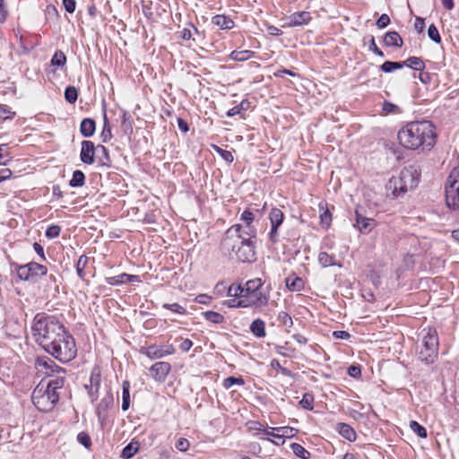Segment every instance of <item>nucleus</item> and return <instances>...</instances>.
I'll list each match as a JSON object with an SVG mask.
<instances>
[{"label": "nucleus", "instance_id": "f257e3e1", "mask_svg": "<svg viewBox=\"0 0 459 459\" xmlns=\"http://www.w3.org/2000/svg\"><path fill=\"white\" fill-rule=\"evenodd\" d=\"M397 138L408 150L430 149L436 143L435 127L427 120L410 122L399 130Z\"/></svg>", "mask_w": 459, "mask_h": 459}, {"label": "nucleus", "instance_id": "f03ea898", "mask_svg": "<svg viewBox=\"0 0 459 459\" xmlns=\"http://www.w3.org/2000/svg\"><path fill=\"white\" fill-rule=\"evenodd\" d=\"M241 230L240 224L228 229L221 240V248L239 262L251 263L255 260V245L252 238L240 234Z\"/></svg>", "mask_w": 459, "mask_h": 459}, {"label": "nucleus", "instance_id": "7ed1b4c3", "mask_svg": "<svg viewBox=\"0 0 459 459\" xmlns=\"http://www.w3.org/2000/svg\"><path fill=\"white\" fill-rule=\"evenodd\" d=\"M31 330L36 342L45 351L68 332L54 316L40 314L34 317Z\"/></svg>", "mask_w": 459, "mask_h": 459}, {"label": "nucleus", "instance_id": "20e7f679", "mask_svg": "<svg viewBox=\"0 0 459 459\" xmlns=\"http://www.w3.org/2000/svg\"><path fill=\"white\" fill-rule=\"evenodd\" d=\"M269 290L264 287L260 278L249 280L244 286V299L238 300L241 307H261L267 305Z\"/></svg>", "mask_w": 459, "mask_h": 459}, {"label": "nucleus", "instance_id": "39448f33", "mask_svg": "<svg viewBox=\"0 0 459 459\" xmlns=\"http://www.w3.org/2000/svg\"><path fill=\"white\" fill-rule=\"evenodd\" d=\"M46 352L62 363L70 362L77 355L74 338L69 332H66L50 348L47 349Z\"/></svg>", "mask_w": 459, "mask_h": 459}, {"label": "nucleus", "instance_id": "423d86ee", "mask_svg": "<svg viewBox=\"0 0 459 459\" xmlns=\"http://www.w3.org/2000/svg\"><path fill=\"white\" fill-rule=\"evenodd\" d=\"M422 343L418 351V358L427 365L432 364L438 355V336L436 329L427 328L422 331Z\"/></svg>", "mask_w": 459, "mask_h": 459}, {"label": "nucleus", "instance_id": "0eeeda50", "mask_svg": "<svg viewBox=\"0 0 459 459\" xmlns=\"http://www.w3.org/2000/svg\"><path fill=\"white\" fill-rule=\"evenodd\" d=\"M31 400L39 411L48 412L52 411L59 401V393L50 391L42 380L33 390Z\"/></svg>", "mask_w": 459, "mask_h": 459}, {"label": "nucleus", "instance_id": "6e6552de", "mask_svg": "<svg viewBox=\"0 0 459 459\" xmlns=\"http://www.w3.org/2000/svg\"><path fill=\"white\" fill-rule=\"evenodd\" d=\"M446 202L449 208L459 210V170H454L446 184Z\"/></svg>", "mask_w": 459, "mask_h": 459}, {"label": "nucleus", "instance_id": "1a4fd4ad", "mask_svg": "<svg viewBox=\"0 0 459 459\" xmlns=\"http://www.w3.org/2000/svg\"><path fill=\"white\" fill-rule=\"evenodd\" d=\"M421 176L420 166L417 163L411 164L401 169L397 175L401 181L403 183L405 190L414 189L419 182Z\"/></svg>", "mask_w": 459, "mask_h": 459}, {"label": "nucleus", "instance_id": "9d476101", "mask_svg": "<svg viewBox=\"0 0 459 459\" xmlns=\"http://www.w3.org/2000/svg\"><path fill=\"white\" fill-rule=\"evenodd\" d=\"M269 220L271 223V230L269 232V239L273 244L279 242V227L284 220L283 212L278 208H273L269 212Z\"/></svg>", "mask_w": 459, "mask_h": 459}, {"label": "nucleus", "instance_id": "9b49d317", "mask_svg": "<svg viewBox=\"0 0 459 459\" xmlns=\"http://www.w3.org/2000/svg\"><path fill=\"white\" fill-rule=\"evenodd\" d=\"M313 17L311 13L307 11H299L291 13L284 19V22L281 25L282 28L290 27H300L307 25Z\"/></svg>", "mask_w": 459, "mask_h": 459}, {"label": "nucleus", "instance_id": "f8f14e48", "mask_svg": "<svg viewBox=\"0 0 459 459\" xmlns=\"http://www.w3.org/2000/svg\"><path fill=\"white\" fill-rule=\"evenodd\" d=\"M35 365L37 368L44 374L50 376L53 373H65V369L57 366L51 359L48 357H39L36 359Z\"/></svg>", "mask_w": 459, "mask_h": 459}, {"label": "nucleus", "instance_id": "ddd939ff", "mask_svg": "<svg viewBox=\"0 0 459 459\" xmlns=\"http://www.w3.org/2000/svg\"><path fill=\"white\" fill-rule=\"evenodd\" d=\"M355 221L354 226L364 234L370 232L377 225L374 219L363 216L359 209L355 211Z\"/></svg>", "mask_w": 459, "mask_h": 459}, {"label": "nucleus", "instance_id": "4468645a", "mask_svg": "<svg viewBox=\"0 0 459 459\" xmlns=\"http://www.w3.org/2000/svg\"><path fill=\"white\" fill-rule=\"evenodd\" d=\"M97 147L91 141L84 140L82 142L80 159L84 164H92L95 160L94 155Z\"/></svg>", "mask_w": 459, "mask_h": 459}, {"label": "nucleus", "instance_id": "2eb2a0df", "mask_svg": "<svg viewBox=\"0 0 459 459\" xmlns=\"http://www.w3.org/2000/svg\"><path fill=\"white\" fill-rule=\"evenodd\" d=\"M114 403L113 394L108 391L106 395L100 400L96 408V414L99 420L103 421L106 419L107 411L112 407Z\"/></svg>", "mask_w": 459, "mask_h": 459}, {"label": "nucleus", "instance_id": "dca6fc26", "mask_svg": "<svg viewBox=\"0 0 459 459\" xmlns=\"http://www.w3.org/2000/svg\"><path fill=\"white\" fill-rule=\"evenodd\" d=\"M170 368V364L169 362L160 361L153 364L150 370L155 380L164 381L167 375L169 373Z\"/></svg>", "mask_w": 459, "mask_h": 459}, {"label": "nucleus", "instance_id": "f3484780", "mask_svg": "<svg viewBox=\"0 0 459 459\" xmlns=\"http://www.w3.org/2000/svg\"><path fill=\"white\" fill-rule=\"evenodd\" d=\"M212 23L221 30H230L234 28V21L228 15L217 14L212 18Z\"/></svg>", "mask_w": 459, "mask_h": 459}, {"label": "nucleus", "instance_id": "a211bd4d", "mask_svg": "<svg viewBox=\"0 0 459 459\" xmlns=\"http://www.w3.org/2000/svg\"><path fill=\"white\" fill-rule=\"evenodd\" d=\"M387 189L392 192L394 196H400L407 193L409 190H405L403 183L397 176H393L387 184Z\"/></svg>", "mask_w": 459, "mask_h": 459}, {"label": "nucleus", "instance_id": "6ab92c4d", "mask_svg": "<svg viewBox=\"0 0 459 459\" xmlns=\"http://www.w3.org/2000/svg\"><path fill=\"white\" fill-rule=\"evenodd\" d=\"M28 269L31 276V281H37L40 277L48 273V268L36 262L28 263Z\"/></svg>", "mask_w": 459, "mask_h": 459}, {"label": "nucleus", "instance_id": "aec40b11", "mask_svg": "<svg viewBox=\"0 0 459 459\" xmlns=\"http://www.w3.org/2000/svg\"><path fill=\"white\" fill-rule=\"evenodd\" d=\"M96 130V123L92 118H83L80 125V133L85 137H91L94 134Z\"/></svg>", "mask_w": 459, "mask_h": 459}, {"label": "nucleus", "instance_id": "412c9836", "mask_svg": "<svg viewBox=\"0 0 459 459\" xmlns=\"http://www.w3.org/2000/svg\"><path fill=\"white\" fill-rule=\"evenodd\" d=\"M335 429L343 438L351 442L356 440V431L349 424L340 422L336 425Z\"/></svg>", "mask_w": 459, "mask_h": 459}, {"label": "nucleus", "instance_id": "4be33fe9", "mask_svg": "<svg viewBox=\"0 0 459 459\" xmlns=\"http://www.w3.org/2000/svg\"><path fill=\"white\" fill-rule=\"evenodd\" d=\"M287 432V428H272L271 430H265V435L275 438L274 444L280 446L284 444Z\"/></svg>", "mask_w": 459, "mask_h": 459}, {"label": "nucleus", "instance_id": "5701e85b", "mask_svg": "<svg viewBox=\"0 0 459 459\" xmlns=\"http://www.w3.org/2000/svg\"><path fill=\"white\" fill-rule=\"evenodd\" d=\"M249 329L250 332L257 338H264L266 335L265 323L260 318L255 319L251 323Z\"/></svg>", "mask_w": 459, "mask_h": 459}, {"label": "nucleus", "instance_id": "b1692460", "mask_svg": "<svg viewBox=\"0 0 459 459\" xmlns=\"http://www.w3.org/2000/svg\"><path fill=\"white\" fill-rule=\"evenodd\" d=\"M140 352L151 359H156L164 357V353H162V347H158L156 345L143 347L141 348Z\"/></svg>", "mask_w": 459, "mask_h": 459}, {"label": "nucleus", "instance_id": "393cba45", "mask_svg": "<svg viewBox=\"0 0 459 459\" xmlns=\"http://www.w3.org/2000/svg\"><path fill=\"white\" fill-rule=\"evenodd\" d=\"M318 263L323 267H329V266H335V265H337L338 267L342 266L341 264L336 262V257L334 255H329L328 253L324 252V251H322L318 254Z\"/></svg>", "mask_w": 459, "mask_h": 459}, {"label": "nucleus", "instance_id": "a878e982", "mask_svg": "<svg viewBox=\"0 0 459 459\" xmlns=\"http://www.w3.org/2000/svg\"><path fill=\"white\" fill-rule=\"evenodd\" d=\"M384 43L387 47H401L403 39L396 31H389L384 37Z\"/></svg>", "mask_w": 459, "mask_h": 459}, {"label": "nucleus", "instance_id": "bb28decb", "mask_svg": "<svg viewBox=\"0 0 459 459\" xmlns=\"http://www.w3.org/2000/svg\"><path fill=\"white\" fill-rule=\"evenodd\" d=\"M140 444L138 441L132 440L128 445H126L122 452L121 457L123 459H130L132 458L139 450Z\"/></svg>", "mask_w": 459, "mask_h": 459}, {"label": "nucleus", "instance_id": "cd10ccee", "mask_svg": "<svg viewBox=\"0 0 459 459\" xmlns=\"http://www.w3.org/2000/svg\"><path fill=\"white\" fill-rule=\"evenodd\" d=\"M286 287L291 291H300L304 288V281L300 277H288L285 281Z\"/></svg>", "mask_w": 459, "mask_h": 459}, {"label": "nucleus", "instance_id": "c85d7f7f", "mask_svg": "<svg viewBox=\"0 0 459 459\" xmlns=\"http://www.w3.org/2000/svg\"><path fill=\"white\" fill-rule=\"evenodd\" d=\"M130 383L127 380L122 383V410L127 411L130 406Z\"/></svg>", "mask_w": 459, "mask_h": 459}, {"label": "nucleus", "instance_id": "c756f323", "mask_svg": "<svg viewBox=\"0 0 459 459\" xmlns=\"http://www.w3.org/2000/svg\"><path fill=\"white\" fill-rule=\"evenodd\" d=\"M318 206L319 210L322 212L319 216L321 225L325 228H328L332 221V214L326 208V204L320 203Z\"/></svg>", "mask_w": 459, "mask_h": 459}, {"label": "nucleus", "instance_id": "7c9ffc66", "mask_svg": "<svg viewBox=\"0 0 459 459\" xmlns=\"http://www.w3.org/2000/svg\"><path fill=\"white\" fill-rule=\"evenodd\" d=\"M100 137L104 143H108L112 138L111 126L107 117L106 111H104L103 115V129L100 134Z\"/></svg>", "mask_w": 459, "mask_h": 459}, {"label": "nucleus", "instance_id": "2f4dec72", "mask_svg": "<svg viewBox=\"0 0 459 459\" xmlns=\"http://www.w3.org/2000/svg\"><path fill=\"white\" fill-rule=\"evenodd\" d=\"M250 108V102L248 100H243L238 105L234 106L227 112L228 117H234L241 114L242 111H246Z\"/></svg>", "mask_w": 459, "mask_h": 459}, {"label": "nucleus", "instance_id": "473e14b6", "mask_svg": "<svg viewBox=\"0 0 459 459\" xmlns=\"http://www.w3.org/2000/svg\"><path fill=\"white\" fill-rule=\"evenodd\" d=\"M65 377H56L54 379H50L48 382L45 383V385L50 389V391L58 392L59 389H62L65 385Z\"/></svg>", "mask_w": 459, "mask_h": 459}, {"label": "nucleus", "instance_id": "72a5a7b5", "mask_svg": "<svg viewBox=\"0 0 459 459\" xmlns=\"http://www.w3.org/2000/svg\"><path fill=\"white\" fill-rule=\"evenodd\" d=\"M85 176L81 170H74L73 173L72 179L69 182L70 186L79 187L84 185Z\"/></svg>", "mask_w": 459, "mask_h": 459}, {"label": "nucleus", "instance_id": "f704fd0d", "mask_svg": "<svg viewBox=\"0 0 459 459\" xmlns=\"http://www.w3.org/2000/svg\"><path fill=\"white\" fill-rule=\"evenodd\" d=\"M88 256L85 255H82L77 263H76V273H77V275L80 279L83 280L84 277H85V273H84V269L86 268L87 266V264H88Z\"/></svg>", "mask_w": 459, "mask_h": 459}, {"label": "nucleus", "instance_id": "c9c22d12", "mask_svg": "<svg viewBox=\"0 0 459 459\" xmlns=\"http://www.w3.org/2000/svg\"><path fill=\"white\" fill-rule=\"evenodd\" d=\"M404 66L412 69L414 71H419L420 73L423 72L425 68V64L423 59H406L404 62Z\"/></svg>", "mask_w": 459, "mask_h": 459}, {"label": "nucleus", "instance_id": "e433bc0d", "mask_svg": "<svg viewBox=\"0 0 459 459\" xmlns=\"http://www.w3.org/2000/svg\"><path fill=\"white\" fill-rule=\"evenodd\" d=\"M290 448L293 454L301 459H308L310 456L309 452L300 444L292 443Z\"/></svg>", "mask_w": 459, "mask_h": 459}, {"label": "nucleus", "instance_id": "4c0bfd02", "mask_svg": "<svg viewBox=\"0 0 459 459\" xmlns=\"http://www.w3.org/2000/svg\"><path fill=\"white\" fill-rule=\"evenodd\" d=\"M228 296L238 298V300L244 299V286L231 284L228 289Z\"/></svg>", "mask_w": 459, "mask_h": 459}, {"label": "nucleus", "instance_id": "58836bf2", "mask_svg": "<svg viewBox=\"0 0 459 459\" xmlns=\"http://www.w3.org/2000/svg\"><path fill=\"white\" fill-rule=\"evenodd\" d=\"M127 273H122L117 276L107 277L105 281L112 286L126 283Z\"/></svg>", "mask_w": 459, "mask_h": 459}, {"label": "nucleus", "instance_id": "ea45409f", "mask_svg": "<svg viewBox=\"0 0 459 459\" xmlns=\"http://www.w3.org/2000/svg\"><path fill=\"white\" fill-rule=\"evenodd\" d=\"M204 317L213 324H221L224 321V316L215 311H206L204 313Z\"/></svg>", "mask_w": 459, "mask_h": 459}, {"label": "nucleus", "instance_id": "a19ab883", "mask_svg": "<svg viewBox=\"0 0 459 459\" xmlns=\"http://www.w3.org/2000/svg\"><path fill=\"white\" fill-rule=\"evenodd\" d=\"M382 111L385 115L388 114H400L402 113V109L399 106L391 103L387 100H385L382 105Z\"/></svg>", "mask_w": 459, "mask_h": 459}, {"label": "nucleus", "instance_id": "79ce46f5", "mask_svg": "<svg viewBox=\"0 0 459 459\" xmlns=\"http://www.w3.org/2000/svg\"><path fill=\"white\" fill-rule=\"evenodd\" d=\"M78 98V91L74 86H68L66 87L65 91V99L67 102L70 104H74Z\"/></svg>", "mask_w": 459, "mask_h": 459}, {"label": "nucleus", "instance_id": "37998d69", "mask_svg": "<svg viewBox=\"0 0 459 459\" xmlns=\"http://www.w3.org/2000/svg\"><path fill=\"white\" fill-rule=\"evenodd\" d=\"M404 67L403 62L386 61L381 65V70L385 73H391L396 69Z\"/></svg>", "mask_w": 459, "mask_h": 459}, {"label": "nucleus", "instance_id": "c03bdc74", "mask_svg": "<svg viewBox=\"0 0 459 459\" xmlns=\"http://www.w3.org/2000/svg\"><path fill=\"white\" fill-rule=\"evenodd\" d=\"M242 226V230L240 234H243L246 238H255L257 234V230L253 224H240Z\"/></svg>", "mask_w": 459, "mask_h": 459}, {"label": "nucleus", "instance_id": "a18cd8bd", "mask_svg": "<svg viewBox=\"0 0 459 459\" xmlns=\"http://www.w3.org/2000/svg\"><path fill=\"white\" fill-rule=\"evenodd\" d=\"M410 428L414 433L417 434L418 437H420L421 438L427 437L428 434H427L426 429L423 426H421L420 424H419L417 421L411 420Z\"/></svg>", "mask_w": 459, "mask_h": 459}, {"label": "nucleus", "instance_id": "49530a36", "mask_svg": "<svg viewBox=\"0 0 459 459\" xmlns=\"http://www.w3.org/2000/svg\"><path fill=\"white\" fill-rule=\"evenodd\" d=\"M234 385H244L245 380L242 377H229L223 380V387L230 389Z\"/></svg>", "mask_w": 459, "mask_h": 459}, {"label": "nucleus", "instance_id": "de8ad7c7", "mask_svg": "<svg viewBox=\"0 0 459 459\" xmlns=\"http://www.w3.org/2000/svg\"><path fill=\"white\" fill-rule=\"evenodd\" d=\"M17 275L22 281H31V276L28 269V264L18 266Z\"/></svg>", "mask_w": 459, "mask_h": 459}, {"label": "nucleus", "instance_id": "09e8293b", "mask_svg": "<svg viewBox=\"0 0 459 459\" xmlns=\"http://www.w3.org/2000/svg\"><path fill=\"white\" fill-rule=\"evenodd\" d=\"M313 403H314V396L313 394L309 393H306L301 401L299 402V404L302 406V408L311 411L313 410Z\"/></svg>", "mask_w": 459, "mask_h": 459}, {"label": "nucleus", "instance_id": "8fccbe9b", "mask_svg": "<svg viewBox=\"0 0 459 459\" xmlns=\"http://www.w3.org/2000/svg\"><path fill=\"white\" fill-rule=\"evenodd\" d=\"M365 44L368 45V49L372 52H374L376 55L379 56H383V52L377 48L375 39L373 36H368V38L364 39Z\"/></svg>", "mask_w": 459, "mask_h": 459}, {"label": "nucleus", "instance_id": "3c124183", "mask_svg": "<svg viewBox=\"0 0 459 459\" xmlns=\"http://www.w3.org/2000/svg\"><path fill=\"white\" fill-rule=\"evenodd\" d=\"M61 227L58 225H50L47 228L45 235L48 238H56L60 235Z\"/></svg>", "mask_w": 459, "mask_h": 459}, {"label": "nucleus", "instance_id": "603ef678", "mask_svg": "<svg viewBox=\"0 0 459 459\" xmlns=\"http://www.w3.org/2000/svg\"><path fill=\"white\" fill-rule=\"evenodd\" d=\"M162 307L166 309L170 310L171 312H174V313H177L179 315H185L186 313V309L184 307H182L181 305H179L178 303H172V304L165 303V304H163Z\"/></svg>", "mask_w": 459, "mask_h": 459}, {"label": "nucleus", "instance_id": "864d4df0", "mask_svg": "<svg viewBox=\"0 0 459 459\" xmlns=\"http://www.w3.org/2000/svg\"><path fill=\"white\" fill-rule=\"evenodd\" d=\"M277 320L286 327H290L293 324L291 316L285 311L278 314Z\"/></svg>", "mask_w": 459, "mask_h": 459}, {"label": "nucleus", "instance_id": "5fc2aeb1", "mask_svg": "<svg viewBox=\"0 0 459 459\" xmlns=\"http://www.w3.org/2000/svg\"><path fill=\"white\" fill-rule=\"evenodd\" d=\"M77 441L85 448H90L91 446V437L86 432H80L77 435Z\"/></svg>", "mask_w": 459, "mask_h": 459}, {"label": "nucleus", "instance_id": "6e6d98bb", "mask_svg": "<svg viewBox=\"0 0 459 459\" xmlns=\"http://www.w3.org/2000/svg\"><path fill=\"white\" fill-rule=\"evenodd\" d=\"M90 385L92 387L100 388V372L99 369H93L90 377Z\"/></svg>", "mask_w": 459, "mask_h": 459}, {"label": "nucleus", "instance_id": "4d7b16f0", "mask_svg": "<svg viewBox=\"0 0 459 459\" xmlns=\"http://www.w3.org/2000/svg\"><path fill=\"white\" fill-rule=\"evenodd\" d=\"M428 35H429V39H432L434 42L438 43L441 40L439 32L434 24H431L429 26Z\"/></svg>", "mask_w": 459, "mask_h": 459}, {"label": "nucleus", "instance_id": "13d9d810", "mask_svg": "<svg viewBox=\"0 0 459 459\" xmlns=\"http://www.w3.org/2000/svg\"><path fill=\"white\" fill-rule=\"evenodd\" d=\"M45 15L48 20H55L58 17V12L55 5L48 4L45 10Z\"/></svg>", "mask_w": 459, "mask_h": 459}, {"label": "nucleus", "instance_id": "bf43d9fd", "mask_svg": "<svg viewBox=\"0 0 459 459\" xmlns=\"http://www.w3.org/2000/svg\"><path fill=\"white\" fill-rule=\"evenodd\" d=\"M255 220V215L252 212L248 210H245L240 216V221H243L244 224H253Z\"/></svg>", "mask_w": 459, "mask_h": 459}, {"label": "nucleus", "instance_id": "052dcab7", "mask_svg": "<svg viewBox=\"0 0 459 459\" xmlns=\"http://www.w3.org/2000/svg\"><path fill=\"white\" fill-rule=\"evenodd\" d=\"M14 115L15 113L11 111L6 105L0 104V118L8 119L12 118Z\"/></svg>", "mask_w": 459, "mask_h": 459}, {"label": "nucleus", "instance_id": "680f3d73", "mask_svg": "<svg viewBox=\"0 0 459 459\" xmlns=\"http://www.w3.org/2000/svg\"><path fill=\"white\" fill-rule=\"evenodd\" d=\"M216 151L225 161L229 163H231L233 161L234 158L230 151L223 150L220 147H216Z\"/></svg>", "mask_w": 459, "mask_h": 459}, {"label": "nucleus", "instance_id": "e2e57ef3", "mask_svg": "<svg viewBox=\"0 0 459 459\" xmlns=\"http://www.w3.org/2000/svg\"><path fill=\"white\" fill-rule=\"evenodd\" d=\"M176 448L181 452H185L189 448V442L186 438L180 437L177 440Z\"/></svg>", "mask_w": 459, "mask_h": 459}, {"label": "nucleus", "instance_id": "0e129e2a", "mask_svg": "<svg viewBox=\"0 0 459 459\" xmlns=\"http://www.w3.org/2000/svg\"><path fill=\"white\" fill-rule=\"evenodd\" d=\"M390 23V18L387 14H382L377 21V26L379 29L385 28Z\"/></svg>", "mask_w": 459, "mask_h": 459}, {"label": "nucleus", "instance_id": "69168bd1", "mask_svg": "<svg viewBox=\"0 0 459 459\" xmlns=\"http://www.w3.org/2000/svg\"><path fill=\"white\" fill-rule=\"evenodd\" d=\"M63 6L65 9V11L69 13H73L76 7V2L75 0H63Z\"/></svg>", "mask_w": 459, "mask_h": 459}, {"label": "nucleus", "instance_id": "338daca9", "mask_svg": "<svg viewBox=\"0 0 459 459\" xmlns=\"http://www.w3.org/2000/svg\"><path fill=\"white\" fill-rule=\"evenodd\" d=\"M348 374H349V376H351V377H354V378L359 377L361 376L360 367L354 366V365L351 366L348 368Z\"/></svg>", "mask_w": 459, "mask_h": 459}, {"label": "nucleus", "instance_id": "774afa93", "mask_svg": "<svg viewBox=\"0 0 459 459\" xmlns=\"http://www.w3.org/2000/svg\"><path fill=\"white\" fill-rule=\"evenodd\" d=\"M177 34L178 35V38L184 40H189L192 38V30L187 28L178 30Z\"/></svg>", "mask_w": 459, "mask_h": 459}]
</instances>
